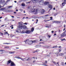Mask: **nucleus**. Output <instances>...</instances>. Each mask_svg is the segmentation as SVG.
<instances>
[{
    "label": "nucleus",
    "instance_id": "7ed1b4c3",
    "mask_svg": "<svg viewBox=\"0 0 66 66\" xmlns=\"http://www.w3.org/2000/svg\"><path fill=\"white\" fill-rule=\"evenodd\" d=\"M31 12H32V13H34V12H35V14H37V12H39V10L38 9H36L35 10V9L34 8L31 9Z\"/></svg>",
    "mask_w": 66,
    "mask_h": 66
},
{
    "label": "nucleus",
    "instance_id": "79ce46f5",
    "mask_svg": "<svg viewBox=\"0 0 66 66\" xmlns=\"http://www.w3.org/2000/svg\"><path fill=\"white\" fill-rule=\"evenodd\" d=\"M21 60H22V61H24V59H24L23 58V59L22 58H21Z\"/></svg>",
    "mask_w": 66,
    "mask_h": 66
},
{
    "label": "nucleus",
    "instance_id": "9d476101",
    "mask_svg": "<svg viewBox=\"0 0 66 66\" xmlns=\"http://www.w3.org/2000/svg\"><path fill=\"white\" fill-rule=\"evenodd\" d=\"M31 31L30 30H27L26 31L25 33H27V34H28L29 33H31Z\"/></svg>",
    "mask_w": 66,
    "mask_h": 66
},
{
    "label": "nucleus",
    "instance_id": "774afa93",
    "mask_svg": "<svg viewBox=\"0 0 66 66\" xmlns=\"http://www.w3.org/2000/svg\"><path fill=\"white\" fill-rule=\"evenodd\" d=\"M1 34H2V35H3V34L2 33H1Z\"/></svg>",
    "mask_w": 66,
    "mask_h": 66
},
{
    "label": "nucleus",
    "instance_id": "e433bc0d",
    "mask_svg": "<svg viewBox=\"0 0 66 66\" xmlns=\"http://www.w3.org/2000/svg\"><path fill=\"white\" fill-rule=\"evenodd\" d=\"M31 3V1H30L29 2H28L27 3Z\"/></svg>",
    "mask_w": 66,
    "mask_h": 66
},
{
    "label": "nucleus",
    "instance_id": "09e8293b",
    "mask_svg": "<svg viewBox=\"0 0 66 66\" xmlns=\"http://www.w3.org/2000/svg\"><path fill=\"white\" fill-rule=\"evenodd\" d=\"M4 26V25H3L1 26V27H3Z\"/></svg>",
    "mask_w": 66,
    "mask_h": 66
},
{
    "label": "nucleus",
    "instance_id": "603ef678",
    "mask_svg": "<svg viewBox=\"0 0 66 66\" xmlns=\"http://www.w3.org/2000/svg\"><path fill=\"white\" fill-rule=\"evenodd\" d=\"M59 48H61V46H59Z\"/></svg>",
    "mask_w": 66,
    "mask_h": 66
},
{
    "label": "nucleus",
    "instance_id": "1a4fd4ad",
    "mask_svg": "<svg viewBox=\"0 0 66 66\" xmlns=\"http://www.w3.org/2000/svg\"><path fill=\"white\" fill-rule=\"evenodd\" d=\"M52 22L53 23H60V22H59V21H52Z\"/></svg>",
    "mask_w": 66,
    "mask_h": 66
},
{
    "label": "nucleus",
    "instance_id": "6ab92c4d",
    "mask_svg": "<svg viewBox=\"0 0 66 66\" xmlns=\"http://www.w3.org/2000/svg\"><path fill=\"white\" fill-rule=\"evenodd\" d=\"M21 5L22 6H25V4L24 3H22Z\"/></svg>",
    "mask_w": 66,
    "mask_h": 66
},
{
    "label": "nucleus",
    "instance_id": "58836bf2",
    "mask_svg": "<svg viewBox=\"0 0 66 66\" xmlns=\"http://www.w3.org/2000/svg\"><path fill=\"white\" fill-rule=\"evenodd\" d=\"M47 36L49 37V38H50L51 37V36H50L49 35H47Z\"/></svg>",
    "mask_w": 66,
    "mask_h": 66
},
{
    "label": "nucleus",
    "instance_id": "c85d7f7f",
    "mask_svg": "<svg viewBox=\"0 0 66 66\" xmlns=\"http://www.w3.org/2000/svg\"><path fill=\"white\" fill-rule=\"evenodd\" d=\"M5 51V50H0V52H3V51Z\"/></svg>",
    "mask_w": 66,
    "mask_h": 66
},
{
    "label": "nucleus",
    "instance_id": "a211bd4d",
    "mask_svg": "<svg viewBox=\"0 0 66 66\" xmlns=\"http://www.w3.org/2000/svg\"><path fill=\"white\" fill-rule=\"evenodd\" d=\"M48 3H49V2H45L44 3V4L45 5H46L47 4H48Z\"/></svg>",
    "mask_w": 66,
    "mask_h": 66
},
{
    "label": "nucleus",
    "instance_id": "8fccbe9b",
    "mask_svg": "<svg viewBox=\"0 0 66 66\" xmlns=\"http://www.w3.org/2000/svg\"><path fill=\"white\" fill-rule=\"evenodd\" d=\"M45 16H49V15L48 14H46L45 15Z\"/></svg>",
    "mask_w": 66,
    "mask_h": 66
},
{
    "label": "nucleus",
    "instance_id": "052dcab7",
    "mask_svg": "<svg viewBox=\"0 0 66 66\" xmlns=\"http://www.w3.org/2000/svg\"><path fill=\"white\" fill-rule=\"evenodd\" d=\"M50 19H52V17H50Z\"/></svg>",
    "mask_w": 66,
    "mask_h": 66
},
{
    "label": "nucleus",
    "instance_id": "412c9836",
    "mask_svg": "<svg viewBox=\"0 0 66 66\" xmlns=\"http://www.w3.org/2000/svg\"><path fill=\"white\" fill-rule=\"evenodd\" d=\"M34 30V28L33 27H32L31 30V32H33Z\"/></svg>",
    "mask_w": 66,
    "mask_h": 66
},
{
    "label": "nucleus",
    "instance_id": "2eb2a0df",
    "mask_svg": "<svg viewBox=\"0 0 66 66\" xmlns=\"http://www.w3.org/2000/svg\"><path fill=\"white\" fill-rule=\"evenodd\" d=\"M6 34H8V36H9V34L7 32H5L4 33V35H6Z\"/></svg>",
    "mask_w": 66,
    "mask_h": 66
},
{
    "label": "nucleus",
    "instance_id": "3c124183",
    "mask_svg": "<svg viewBox=\"0 0 66 66\" xmlns=\"http://www.w3.org/2000/svg\"><path fill=\"white\" fill-rule=\"evenodd\" d=\"M9 53H10V54H12V52H9Z\"/></svg>",
    "mask_w": 66,
    "mask_h": 66
},
{
    "label": "nucleus",
    "instance_id": "4d7b16f0",
    "mask_svg": "<svg viewBox=\"0 0 66 66\" xmlns=\"http://www.w3.org/2000/svg\"><path fill=\"white\" fill-rule=\"evenodd\" d=\"M45 63H47V61H45Z\"/></svg>",
    "mask_w": 66,
    "mask_h": 66
},
{
    "label": "nucleus",
    "instance_id": "5fc2aeb1",
    "mask_svg": "<svg viewBox=\"0 0 66 66\" xmlns=\"http://www.w3.org/2000/svg\"><path fill=\"white\" fill-rule=\"evenodd\" d=\"M36 61V60H34L33 61V63H34V62H35Z\"/></svg>",
    "mask_w": 66,
    "mask_h": 66
},
{
    "label": "nucleus",
    "instance_id": "c756f323",
    "mask_svg": "<svg viewBox=\"0 0 66 66\" xmlns=\"http://www.w3.org/2000/svg\"><path fill=\"white\" fill-rule=\"evenodd\" d=\"M61 64L62 65H64V62H61Z\"/></svg>",
    "mask_w": 66,
    "mask_h": 66
},
{
    "label": "nucleus",
    "instance_id": "f03ea898",
    "mask_svg": "<svg viewBox=\"0 0 66 66\" xmlns=\"http://www.w3.org/2000/svg\"><path fill=\"white\" fill-rule=\"evenodd\" d=\"M19 28L20 29H28V28L25 25H22L21 23L19 24Z\"/></svg>",
    "mask_w": 66,
    "mask_h": 66
},
{
    "label": "nucleus",
    "instance_id": "de8ad7c7",
    "mask_svg": "<svg viewBox=\"0 0 66 66\" xmlns=\"http://www.w3.org/2000/svg\"><path fill=\"white\" fill-rule=\"evenodd\" d=\"M7 17H6L5 19V20H7Z\"/></svg>",
    "mask_w": 66,
    "mask_h": 66
},
{
    "label": "nucleus",
    "instance_id": "cd10ccee",
    "mask_svg": "<svg viewBox=\"0 0 66 66\" xmlns=\"http://www.w3.org/2000/svg\"><path fill=\"white\" fill-rule=\"evenodd\" d=\"M16 32H18V33H19V30H18V29L16 30Z\"/></svg>",
    "mask_w": 66,
    "mask_h": 66
},
{
    "label": "nucleus",
    "instance_id": "b1692460",
    "mask_svg": "<svg viewBox=\"0 0 66 66\" xmlns=\"http://www.w3.org/2000/svg\"><path fill=\"white\" fill-rule=\"evenodd\" d=\"M61 40L62 41H63V40H66L65 39V38H64V39H61Z\"/></svg>",
    "mask_w": 66,
    "mask_h": 66
},
{
    "label": "nucleus",
    "instance_id": "37998d69",
    "mask_svg": "<svg viewBox=\"0 0 66 66\" xmlns=\"http://www.w3.org/2000/svg\"><path fill=\"white\" fill-rule=\"evenodd\" d=\"M12 7V6H8V7H9V8H10V7Z\"/></svg>",
    "mask_w": 66,
    "mask_h": 66
},
{
    "label": "nucleus",
    "instance_id": "c9c22d12",
    "mask_svg": "<svg viewBox=\"0 0 66 66\" xmlns=\"http://www.w3.org/2000/svg\"><path fill=\"white\" fill-rule=\"evenodd\" d=\"M61 48H60V49L59 50V52H61Z\"/></svg>",
    "mask_w": 66,
    "mask_h": 66
},
{
    "label": "nucleus",
    "instance_id": "e2e57ef3",
    "mask_svg": "<svg viewBox=\"0 0 66 66\" xmlns=\"http://www.w3.org/2000/svg\"><path fill=\"white\" fill-rule=\"evenodd\" d=\"M53 32H54V31H52V33H53Z\"/></svg>",
    "mask_w": 66,
    "mask_h": 66
},
{
    "label": "nucleus",
    "instance_id": "680f3d73",
    "mask_svg": "<svg viewBox=\"0 0 66 66\" xmlns=\"http://www.w3.org/2000/svg\"><path fill=\"white\" fill-rule=\"evenodd\" d=\"M59 32H61V31L60 30H59Z\"/></svg>",
    "mask_w": 66,
    "mask_h": 66
},
{
    "label": "nucleus",
    "instance_id": "473e14b6",
    "mask_svg": "<svg viewBox=\"0 0 66 66\" xmlns=\"http://www.w3.org/2000/svg\"><path fill=\"white\" fill-rule=\"evenodd\" d=\"M57 13H55L54 14V16H56V15H57Z\"/></svg>",
    "mask_w": 66,
    "mask_h": 66
},
{
    "label": "nucleus",
    "instance_id": "13d9d810",
    "mask_svg": "<svg viewBox=\"0 0 66 66\" xmlns=\"http://www.w3.org/2000/svg\"><path fill=\"white\" fill-rule=\"evenodd\" d=\"M17 59H21V58H20V57H17Z\"/></svg>",
    "mask_w": 66,
    "mask_h": 66
},
{
    "label": "nucleus",
    "instance_id": "5701e85b",
    "mask_svg": "<svg viewBox=\"0 0 66 66\" xmlns=\"http://www.w3.org/2000/svg\"><path fill=\"white\" fill-rule=\"evenodd\" d=\"M21 33H25L26 31L24 30H23L21 32Z\"/></svg>",
    "mask_w": 66,
    "mask_h": 66
},
{
    "label": "nucleus",
    "instance_id": "ea45409f",
    "mask_svg": "<svg viewBox=\"0 0 66 66\" xmlns=\"http://www.w3.org/2000/svg\"><path fill=\"white\" fill-rule=\"evenodd\" d=\"M15 53V51H13V52H12V54H14Z\"/></svg>",
    "mask_w": 66,
    "mask_h": 66
},
{
    "label": "nucleus",
    "instance_id": "f257e3e1",
    "mask_svg": "<svg viewBox=\"0 0 66 66\" xmlns=\"http://www.w3.org/2000/svg\"><path fill=\"white\" fill-rule=\"evenodd\" d=\"M40 5H42L44 3V1L43 0H33L32 1L33 3H35L38 2Z\"/></svg>",
    "mask_w": 66,
    "mask_h": 66
},
{
    "label": "nucleus",
    "instance_id": "69168bd1",
    "mask_svg": "<svg viewBox=\"0 0 66 66\" xmlns=\"http://www.w3.org/2000/svg\"><path fill=\"white\" fill-rule=\"evenodd\" d=\"M2 18V16H1L0 17V19H1V18Z\"/></svg>",
    "mask_w": 66,
    "mask_h": 66
},
{
    "label": "nucleus",
    "instance_id": "72a5a7b5",
    "mask_svg": "<svg viewBox=\"0 0 66 66\" xmlns=\"http://www.w3.org/2000/svg\"><path fill=\"white\" fill-rule=\"evenodd\" d=\"M36 40H35L33 41V43H36Z\"/></svg>",
    "mask_w": 66,
    "mask_h": 66
},
{
    "label": "nucleus",
    "instance_id": "f8f14e48",
    "mask_svg": "<svg viewBox=\"0 0 66 66\" xmlns=\"http://www.w3.org/2000/svg\"><path fill=\"white\" fill-rule=\"evenodd\" d=\"M48 6H49V8H50V9H52V6L50 4L48 5Z\"/></svg>",
    "mask_w": 66,
    "mask_h": 66
},
{
    "label": "nucleus",
    "instance_id": "864d4df0",
    "mask_svg": "<svg viewBox=\"0 0 66 66\" xmlns=\"http://www.w3.org/2000/svg\"><path fill=\"white\" fill-rule=\"evenodd\" d=\"M20 11H22V9H20Z\"/></svg>",
    "mask_w": 66,
    "mask_h": 66
},
{
    "label": "nucleus",
    "instance_id": "9b49d317",
    "mask_svg": "<svg viewBox=\"0 0 66 66\" xmlns=\"http://www.w3.org/2000/svg\"><path fill=\"white\" fill-rule=\"evenodd\" d=\"M10 65L11 66H15V63H14L13 62H11Z\"/></svg>",
    "mask_w": 66,
    "mask_h": 66
},
{
    "label": "nucleus",
    "instance_id": "c03bdc74",
    "mask_svg": "<svg viewBox=\"0 0 66 66\" xmlns=\"http://www.w3.org/2000/svg\"><path fill=\"white\" fill-rule=\"evenodd\" d=\"M27 61H29L30 60V59L29 58H28L26 60Z\"/></svg>",
    "mask_w": 66,
    "mask_h": 66
},
{
    "label": "nucleus",
    "instance_id": "39448f33",
    "mask_svg": "<svg viewBox=\"0 0 66 66\" xmlns=\"http://www.w3.org/2000/svg\"><path fill=\"white\" fill-rule=\"evenodd\" d=\"M0 4H3V5L6 4V2H5L4 0L3 1L2 0H0Z\"/></svg>",
    "mask_w": 66,
    "mask_h": 66
},
{
    "label": "nucleus",
    "instance_id": "338daca9",
    "mask_svg": "<svg viewBox=\"0 0 66 66\" xmlns=\"http://www.w3.org/2000/svg\"><path fill=\"white\" fill-rule=\"evenodd\" d=\"M14 2H15V3H16L17 2L16 1H14Z\"/></svg>",
    "mask_w": 66,
    "mask_h": 66
},
{
    "label": "nucleus",
    "instance_id": "393cba45",
    "mask_svg": "<svg viewBox=\"0 0 66 66\" xmlns=\"http://www.w3.org/2000/svg\"><path fill=\"white\" fill-rule=\"evenodd\" d=\"M59 54V52H57L56 53V55H57V56H58V54Z\"/></svg>",
    "mask_w": 66,
    "mask_h": 66
},
{
    "label": "nucleus",
    "instance_id": "4468645a",
    "mask_svg": "<svg viewBox=\"0 0 66 66\" xmlns=\"http://www.w3.org/2000/svg\"><path fill=\"white\" fill-rule=\"evenodd\" d=\"M11 60H9L7 62V65H9V64H10V63H11Z\"/></svg>",
    "mask_w": 66,
    "mask_h": 66
},
{
    "label": "nucleus",
    "instance_id": "bf43d9fd",
    "mask_svg": "<svg viewBox=\"0 0 66 66\" xmlns=\"http://www.w3.org/2000/svg\"><path fill=\"white\" fill-rule=\"evenodd\" d=\"M57 64H58V65H59V62H57Z\"/></svg>",
    "mask_w": 66,
    "mask_h": 66
},
{
    "label": "nucleus",
    "instance_id": "bb28decb",
    "mask_svg": "<svg viewBox=\"0 0 66 66\" xmlns=\"http://www.w3.org/2000/svg\"><path fill=\"white\" fill-rule=\"evenodd\" d=\"M57 48V46H55L53 47V48Z\"/></svg>",
    "mask_w": 66,
    "mask_h": 66
},
{
    "label": "nucleus",
    "instance_id": "6e6d98bb",
    "mask_svg": "<svg viewBox=\"0 0 66 66\" xmlns=\"http://www.w3.org/2000/svg\"><path fill=\"white\" fill-rule=\"evenodd\" d=\"M45 27H48V28H49V26H45Z\"/></svg>",
    "mask_w": 66,
    "mask_h": 66
},
{
    "label": "nucleus",
    "instance_id": "aec40b11",
    "mask_svg": "<svg viewBox=\"0 0 66 66\" xmlns=\"http://www.w3.org/2000/svg\"><path fill=\"white\" fill-rule=\"evenodd\" d=\"M64 55V53H61L59 54L60 56H62V55Z\"/></svg>",
    "mask_w": 66,
    "mask_h": 66
},
{
    "label": "nucleus",
    "instance_id": "dca6fc26",
    "mask_svg": "<svg viewBox=\"0 0 66 66\" xmlns=\"http://www.w3.org/2000/svg\"><path fill=\"white\" fill-rule=\"evenodd\" d=\"M4 11L6 12H10L9 10H6V9H5V10Z\"/></svg>",
    "mask_w": 66,
    "mask_h": 66
},
{
    "label": "nucleus",
    "instance_id": "4be33fe9",
    "mask_svg": "<svg viewBox=\"0 0 66 66\" xmlns=\"http://www.w3.org/2000/svg\"><path fill=\"white\" fill-rule=\"evenodd\" d=\"M5 9H6V7L4 8H2L1 9V10H4V11H5Z\"/></svg>",
    "mask_w": 66,
    "mask_h": 66
},
{
    "label": "nucleus",
    "instance_id": "423d86ee",
    "mask_svg": "<svg viewBox=\"0 0 66 66\" xmlns=\"http://www.w3.org/2000/svg\"><path fill=\"white\" fill-rule=\"evenodd\" d=\"M66 30H65L64 32L61 35V37H64L65 36V33H66Z\"/></svg>",
    "mask_w": 66,
    "mask_h": 66
},
{
    "label": "nucleus",
    "instance_id": "49530a36",
    "mask_svg": "<svg viewBox=\"0 0 66 66\" xmlns=\"http://www.w3.org/2000/svg\"><path fill=\"white\" fill-rule=\"evenodd\" d=\"M53 62L54 64H56V62Z\"/></svg>",
    "mask_w": 66,
    "mask_h": 66
},
{
    "label": "nucleus",
    "instance_id": "2f4dec72",
    "mask_svg": "<svg viewBox=\"0 0 66 66\" xmlns=\"http://www.w3.org/2000/svg\"><path fill=\"white\" fill-rule=\"evenodd\" d=\"M13 25H12V26H11L10 27H12L11 28V29H13V28H14V27H13Z\"/></svg>",
    "mask_w": 66,
    "mask_h": 66
},
{
    "label": "nucleus",
    "instance_id": "6e6552de",
    "mask_svg": "<svg viewBox=\"0 0 66 66\" xmlns=\"http://www.w3.org/2000/svg\"><path fill=\"white\" fill-rule=\"evenodd\" d=\"M62 2H64L62 3V5L63 6H64L65 3H66V0H62Z\"/></svg>",
    "mask_w": 66,
    "mask_h": 66
},
{
    "label": "nucleus",
    "instance_id": "4c0bfd02",
    "mask_svg": "<svg viewBox=\"0 0 66 66\" xmlns=\"http://www.w3.org/2000/svg\"><path fill=\"white\" fill-rule=\"evenodd\" d=\"M23 24H26V25H27V24H28V23H25Z\"/></svg>",
    "mask_w": 66,
    "mask_h": 66
},
{
    "label": "nucleus",
    "instance_id": "f3484780",
    "mask_svg": "<svg viewBox=\"0 0 66 66\" xmlns=\"http://www.w3.org/2000/svg\"><path fill=\"white\" fill-rule=\"evenodd\" d=\"M39 50H38V49H37L36 51H35V52H33V53H35V52H39Z\"/></svg>",
    "mask_w": 66,
    "mask_h": 66
},
{
    "label": "nucleus",
    "instance_id": "f704fd0d",
    "mask_svg": "<svg viewBox=\"0 0 66 66\" xmlns=\"http://www.w3.org/2000/svg\"><path fill=\"white\" fill-rule=\"evenodd\" d=\"M24 1L25 2V1H26V0H21L20 1Z\"/></svg>",
    "mask_w": 66,
    "mask_h": 66
},
{
    "label": "nucleus",
    "instance_id": "0eeeda50",
    "mask_svg": "<svg viewBox=\"0 0 66 66\" xmlns=\"http://www.w3.org/2000/svg\"><path fill=\"white\" fill-rule=\"evenodd\" d=\"M40 11H41V14H44V13L45 12V10L44 9H43V10L40 9V10L39 11V12H40Z\"/></svg>",
    "mask_w": 66,
    "mask_h": 66
},
{
    "label": "nucleus",
    "instance_id": "a19ab883",
    "mask_svg": "<svg viewBox=\"0 0 66 66\" xmlns=\"http://www.w3.org/2000/svg\"><path fill=\"white\" fill-rule=\"evenodd\" d=\"M39 65H44L45 66V64H38Z\"/></svg>",
    "mask_w": 66,
    "mask_h": 66
},
{
    "label": "nucleus",
    "instance_id": "ddd939ff",
    "mask_svg": "<svg viewBox=\"0 0 66 66\" xmlns=\"http://www.w3.org/2000/svg\"><path fill=\"white\" fill-rule=\"evenodd\" d=\"M40 46H41V45H36L35 46V47H36V48H39V47H40Z\"/></svg>",
    "mask_w": 66,
    "mask_h": 66
},
{
    "label": "nucleus",
    "instance_id": "20e7f679",
    "mask_svg": "<svg viewBox=\"0 0 66 66\" xmlns=\"http://www.w3.org/2000/svg\"><path fill=\"white\" fill-rule=\"evenodd\" d=\"M24 42H25V43L26 44L27 43L28 44H29V45H31V44H33V41H30L29 39L26 40L24 41Z\"/></svg>",
    "mask_w": 66,
    "mask_h": 66
},
{
    "label": "nucleus",
    "instance_id": "7c9ffc66",
    "mask_svg": "<svg viewBox=\"0 0 66 66\" xmlns=\"http://www.w3.org/2000/svg\"><path fill=\"white\" fill-rule=\"evenodd\" d=\"M3 44H7V45H8V44H10V43H3Z\"/></svg>",
    "mask_w": 66,
    "mask_h": 66
},
{
    "label": "nucleus",
    "instance_id": "a18cd8bd",
    "mask_svg": "<svg viewBox=\"0 0 66 66\" xmlns=\"http://www.w3.org/2000/svg\"><path fill=\"white\" fill-rule=\"evenodd\" d=\"M36 20L37 21L36 23H37V22H38V19H36Z\"/></svg>",
    "mask_w": 66,
    "mask_h": 66
},
{
    "label": "nucleus",
    "instance_id": "a878e982",
    "mask_svg": "<svg viewBox=\"0 0 66 66\" xmlns=\"http://www.w3.org/2000/svg\"><path fill=\"white\" fill-rule=\"evenodd\" d=\"M5 48H6V49H8V48H10V47L8 46H5Z\"/></svg>",
    "mask_w": 66,
    "mask_h": 66
},
{
    "label": "nucleus",
    "instance_id": "0e129e2a",
    "mask_svg": "<svg viewBox=\"0 0 66 66\" xmlns=\"http://www.w3.org/2000/svg\"><path fill=\"white\" fill-rule=\"evenodd\" d=\"M64 28H65V25L64 24Z\"/></svg>",
    "mask_w": 66,
    "mask_h": 66
}]
</instances>
